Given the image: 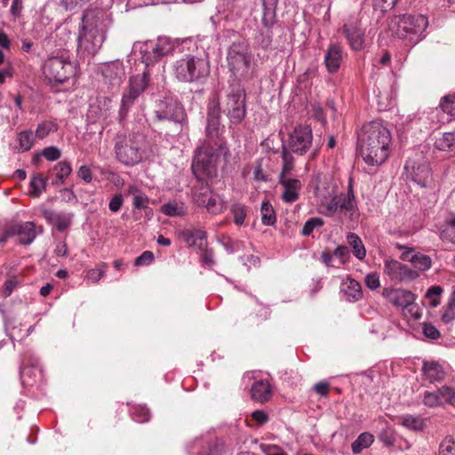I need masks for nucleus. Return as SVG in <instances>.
<instances>
[{"mask_svg":"<svg viewBox=\"0 0 455 455\" xmlns=\"http://www.w3.org/2000/svg\"><path fill=\"white\" fill-rule=\"evenodd\" d=\"M221 110L218 100H212L207 107L206 138L204 144L196 151L192 172L196 178V184L192 188L193 202L202 206L212 192L204 177L216 175L218 163L228 160L229 150L223 136L225 126L221 124Z\"/></svg>","mask_w":455,"mask_h":455,"instance_id":"obj_1","label":"nucleus"},{"mask_svg":"<svg viewBox=\"0 0 455 455\" xmlns=\"http://www.w3.org/2000/svg\"><path fill=\"white\" fill-rule=\"evenodd\" d=\"M391 133L381 123L372 121L363 125L358 134L360 154L371 166L380 165L389 156Z\"/></svg>","mask_w":455,"mask_h":455,"instance_id":"obj_2","label":"nucleus"},{"mask_svg":"<svg viewBox=\"0 0 455 455\" xmlns=\"http://www.w3.org/2000/svg\"><path fill=\"white\" fill-rule=\"evenodd\" d=\"M226 60L228 68L236 83L253 78L256 60L247 42L232 43L227 50Z\"/></svg>","mask_w":455,"mask_h":455,"instance_id":"obj_3","label":"nucleus"},{"mask_svg":"<svg viewBox=\"0 0 455 455\" xmlns=\"http://www.w3.org/2000/svg\"><path fill=\"white\" fill-rule=\"evenodd\" d=\"M428 26L427 17L421 14L395 16L389 23L392 36L415 44Z\"/></svg>","mask_w":455,"mask_h":455,"instance_id":"obj_4","label":"nucleus"},{"mask_svg":"<svg viewBox=\"0 0 455 455\" xmlns=\"http://www.w3.org/2000/svg\"><path fill=\"white\" fill-rule=\"evenodd\" d=\"M105 40L104 32L99 29L97 22L90 12L84 14L77 36V53L81 58L95 55Z\"/></svg>","mask_w":455,"mask_h":455,"instance_id":"obj_5","label":"nucleus"},{"mask_svg":"<svg viewBox=\"0 0 455 455\" xmlns=\"http://www.w3.org/2000/svg\"><path fill=\"white\" fill-rule=\"evenodd\" d=\"M174 76L182 83H199L210 74L207 58L187 54L172 65Z\"/></svg>","mask_w":455,"mask_h":455,"instance_id":"obj_6","label":"nucleus"},{"mask_svg":"<svg viewBox=\"0 0 455 455\" xmlns=\"http://www.w3.org/2000/svg\"><path fill=\"white\" fill-rule=\"evenodd\" d=\"M146 140L141 133L118 135L115 143L116 159L124 165H135L144 157Z\"/></svg>","mask_w":455,"mask_h":455,"instance_id":"obj_7","label":"nucleus"},{"mask_svg":"<svg viewBox=\"0 0 455 455\" xmlns=\"http://www.w3.org/2000/svg\"><path fill=\"white\" fill-rule=\"evenodd\" d=\"M76 73V65L70 60L69 52L60 50L48 57L44 64V74L50 83L63 84Z\"/></svg>","mask_w":455,"mask_h":455,"instance_id":"obj_8","label":"nucleus"},{"mask_svg":"<svg viewBox=\"0 0 455 455\" xmlns=\"http://www.w3.org/2000/svg\"><path fill=\"white\" fill-rule=\"evenodd\" d=\"M320 212L327 217L340 213L353 220L358 214V208L352 186H349L347 193H340L330 199L323 200L320 204Z\"/></svg>","mask_w":455,"mask_h":455,"instance_id":"obj_9","label":"nucleus"},{"mask_svg":"<svg viewBox=\"0 0 455 455\" xmlns=\"http://www.w3.org/2000/svg\"><path fill=\"white\" fill-rule=\"evenodd\" d=\"M246 94L239 83L230 85L227 94L224 112L229 119L230 127L242 123L246 116Z\"/></svg>","mask_w":455,"mask_h":455,"instance_id":"obj_10","label":"nucleus"},{"mask_svg":"<svg viewBox=\"0 0 455 455\" xmlns=\"http://www.w3.org/2000/svg\"><path fill=\"white\" fill-rule=\"evenodd\" d=\"M139 48L142 62L148 68L161 60V58L172 52L174 46L167 37H158L156 41L136 43L133 46Z\"/></svg>","mask_w":455,"mask_h":455,"instance_id":"obj_11","label":"nucleus"},{"mask_svg":"<svg viewBox=\"0 0 455 455\" xmlns=\"http://www.w3.org/2000/svg\"><path fill=\"white\" fill-rule=\"evenodd\" d=\"M155 114L159 121L170 120L175 124H182L186 119L182 105L172 98L156 101Z\"/></svg>","mask_w":455,"mask_h":455,"instance_id":"obj_12","label":"nucleus"},{"mask_svg":"<svg viewBox=\"0 0 455 455\" xmlns=\"http://www.w3.org/2000/svg\"><path fill=\"white\" fill-rule=\"evenodd\" d=\"M312 130L307 125H298L290 134L288 147L289 151L298 155H304L312 146Z\"/></svg>","mask_w":455,"mask_h":455,"instance_id":"obj_13","label":"nucleus"},{"mask_svg":"<svg viewBox=\"0 0 455 455\" xmlns=\"http://www.w3.org/2000/svg\"><path fill=\"white\" fill-rule=\"evenodd\" d=\"M422 403L428 408L444 407L446 404H455V389L443 386L434 391H425Z\"/></svg>","mask_w":455,"mask_h":455,"instance_id":"obj_14","label":"nucleus"},{"mask_svg":"<svg viewBox=\"0 0 455 455\" xmlns=\"http://www.w3.org/2000/svg\"><path fill=\"white\" fill-rule=\"evenodd\" d=\"M43 232V227H38L36 230V224L33 221L17 223L6 228L2 241H4L9 236L18 235L20 237V243L28 245L34 242L37 234H42Z\"/></svg>","mask_w":455,"mask_h":455,"instance_id":"obj_15","label":"nucleus"},{"mask_svg":"<svg viewBox=\"0 0 455 455\" xmlns=\"http://www.w3.org/2000/svg\"><path fill=\"white\" fill-rule=\"evenodd\" d=\"M103 81L111 89H118L126 77V72L123 61L116 60L104 63L100 67Z\"/></svg>","mask_w":455,"mask_h":455,"instance_id":"obj_16","label":"nucleus"},{"mask_svg":"<svg viewBox=\"0 0 455 455\" xmlns=\"http://www.w3.org/2000/svg\"><path fill=\"white\" fill-rule=\"evenodd\" d=\"M385 273L395 283L412 281L418 277L417 272L395 259L385 262Z\"/></svg>","mask_w":455,"mask_h":455,"instance_id":"obj_17","label":"nucleus"},{"mask_svg":"<svg viewBox=\"0 0 455 455\" xmlns=\"http://www.w3.org/2000/svg\"><path fill=\"white\" fill-rule=\"evenodd\" d=\"M382 294L391 304L401 308L410 307L415 301V295L403 289L385 288Z\"/></svg>","mask_w":455,"mask_h":455,"instance_id":"obj_18","label":"nucleus"},{"mask_svg":"<svg viewBox=\"0 0 455 455\" xmlns=\"http://www.w3.org/2000/svg\"><path fill=\"white\" fill-rule=\"evenodd\" d=\"M343 32L352 50L361 51L364 47V31L357 21H351L343 26Z\"/></svg>","mask_w":455,"mask_h":455,"instance_id":"obj_19","label":"nucleus"},{"mask_svg":"<svg viewBox=\"0 0 455 455\" xmlns=\"http://www.w3.org/2000/svg\"><path fill=\"white\" fill-rule=\"evenodd\" d=\"M404 169L407 172L408 179H411L421 187L427 186L431 176V171L427 163L415 165L414 163L407 161Z\"/></svg>","mask_w":455,"mask_h":455,"instance_id":"obj_20","label":"nucleus"},{"mask_svg":"<svg viewBox=\"0 0 455 455\" xmlns=\"http://www.w3.org/2000/svg\"><path fill=\"white\" fill-rule=\"evenodd\" d=\"M279 183L283 186L282 199L288 204H292L299 199L301 189V182L298 179L290 177H279Z\"/></svg>","mask_w":455,"mask_h":455,"instance_id":"obj_21","label":"nucleus"},{"mask_svg":"<svg viewBox=\"0 0 455 455\" xmlns=\"http://www.w3.org/2000/svg\"><path fill=\"white\" fill-rule=\"evenodd\" d=\"M342 59V47L337 44H331L324 54V64L327 71L331 74L337 73L341 66Z\"/></svg>","mask_w":455,"mask_h":455,"instance_id":"obj_22","label":"nucleus"},{"mask_svg":"<svg viewBox=\"0 0 455 455\" xmlns=\"http://www.w3.org/2000/svg\"><path fill=\"white\" fill-rule=\"evenodd\" d=\"M272 395L273 390L268 380H257L251 387V397L255 402L265 403L271 399Z\"/></svg>","mask_w":455,"mask_h":455,"instance_id":"obj_23","label":"nucleus"},{"mask_svg":"<svg viewBox=\"0 0 455 455\" xmlns=\"http://www.w3.org/2000/svg\"><path fill=\"white\" fill-rule=\"evenodd\" d=\"M424 376L430 383L440 382L445 377L443 366L434 361L424 362L422 366Z\"/></svg>","mask_w":455,"mask_h":455,"instance_id":"obj_24","label":"nucleus"},{"mask_svg":"<svg viewBox=\"0 0 455 455\" xmlns=\"http://www.w3.org/2000/svg\"><path fill=\"white\" fill-rule=\"evenodd\" d=\"M279 0H261L263 14L261 24L267 27L274 26L276 20V8Z\"/></svg>","mask_w":455,"mask_h":455,"instance_id":"obj_25","label":"nucleus"},{"mask_svg":"<svg viewBox=\"0 0 455 455\" xmlns=\"http://www.w3.org/2000/svg\"><path fill=\"white\" fill-rule=\"evenodd\" d=\"M342 291L349 301H357L363 297L361 284L352 278L342 282Z\"/></svg>","mask_w":455,"mask_h":455,"instance_id":"obj_26","label":"nucleus"},{"mask_svg":"<svg viewBox=\"0 0 455 455\" xmlns=\"http://www.w3.org/2000/svg\"><path fill=\"white\" fill-rule=\"evenodd\" d=\"M149 77L150 73L148 69L143 71L141 74L131 76L128 89L141 95L148 85Z\"/></svg>","mask_w":455,"mask_h":455,"instance_id":"obj_27","label":"nucleus"},{"mask_svg":"<svg viewBox=\"0 0 455 455\" xmlns=\"http://www.w3.org/2000/svg\"><path fill=\"white\" fill-rule=\"evenodd\" d=\"M185 242L190 246H197L200 250L206 247V232L203 229L186 230L183 232Z\"/></svg>","mask_w":455,"mask_h":455,"instance_id":"obj_28","label":"nucleus"},{"mask_svg":"<svg viewBox=\"0 0 455 455\" xmlns=\"http://www.w3.org/2000/svg\"><path fill=\"white\" fill-rule=\"evenodd\" d=\"M113 108L112 100L108 97L98 98L97 103L91 106V113L94 112L98 118L107 119Z\"/></svg>","mask_w":455,"mask_h":455,"instance_id":"obj_29","label":"nucleus"},{"mask_svg":"<svg viewBox=\"0 0 455 455\" xmlns=\"http://www.w3.org/2000/svg\"><path fill=\"white\" fill-rule=\"evenodd\" d=\"M140 94L127 89L122 97L121 106L119 108V120L123 121L128 115L131 108L134 105L135 100Z\"/></svg>","mask_w":455,"mask_h":455,"instance_id":"obj_30","label":"nucleus"},{"mask_svg":"<svg viewBox=\"0 0 455 455\" xmlns=\"http://www.w3.org/2000/svg\"><path fill=\"white\" fill-rule=\"evenodd\" d=\"M440 238L443 242L455 244V215L451 214L446 218L440 230Z\"/></svg>","mask_w":455,"mask_h":455,"instance_id":"obj_31","label":"nucleus"},{"mask_svg":"<svg viewBox=\"0 0 455 455\" xmlns=\"http://www.w3.org/2000/svg\"><path fill=\"white\" fill-rule=\"evenodd\" d=\"M347 241L352 247L355 257L359 260L364 259L366 257V249L360 236L355 233H348Z\"/></svg>","mask_w":455,"mask_h":455,"instance_id":"obj_32","label":"nucleus"},{"mask_svg":"<svg viewBox=\"0 0 455 455\" xmlns=\"http://www.w3.org/2000/svg\"><path fill=\"white\" fill-rule=\"evenodd\" d=\"M202 206L205 207L207 212L213 215L220 214L226 209V204L223 199L213 193Z\"/></svg>","mask_w":455,"mask_h":455,"instance_id":"obj_33","label":"nucleus"},{"mask_svg":"<svg viewBox=\"0 0 455 455\" xmlns=\"http://www.w3.org/2000/svg\"><path fill=\"white\" fill-rule=\"evenodd\" d=\"M374 442V436L369 432H363L352 443V451L360 453L363 449L370 447Z\"/></svg>","mask_w":455,"mask_h":455,"instance_id":"obj_34","label":"nucleus"},{"mask_svg":"<svg viewBox=\"0 0 455 455\" xmlns=\"http://www.w3.org/2000/svg\"><path fill=\"white\" fill-rule=\"evenodd\" d=\"M161 212L169 217H180L186 214L187 209L183 203L169 202L162 205Z\"/></svg>","mask_w":455,"mask_h":455,"instance_id":"obj_35","label":"nucleus"},{"mask_svg":"<svg viewBox=\"0 0 455 455\" xmlns=\"http://www.w3.org/2000/svg\"><path fill=\"white\" fill-rule=\"evenodd\" d=\"M260 214L263 225L274 226L276 222L275 212L272 204L267 200L262 202Z\"/></svg>","mask_w":455,"mask_h":455,"instance_id":"obj_36","label":"nucleus"},{"mask_svg":"<svg viewBox=\"0 0 455 455\" xmlns=\"http://www.w3.org/2000/svg\"><path fill=\"white\" fill-rule=\"evenodd\" d=\"M57 124L50 120H44L37 124L35 132V136L39 140H43L46 138L49 134L57 132Z\"/></svg>","mask_w":455,"mask_h":455,"instance_id":"obj_37","label":"nucleus"},{"mask_svg":"<svg viewBox=\"0 0 455 455\" xmlns=\"http://www.w3.org/2000/svg\"><path fill=\"white\" fill-rule=\"evenodd\" d=\"M54 170L56 172L57 180L53 182L55 185L63 184L66 179L70 175L72 172V167L70 163L68 161L59 162L55 166Z\"/></svg>","mask_w":455,"mask_h":455,"instance_id":"obj_38","label":"nucleus"},{"mask_svg":"<svg viewBox=\"0 0 455 455\" xmlns=\"http://www.w3.org/2000/svg\"><path fill=\"white\" fill-rule=\"evenodd\" d=\"M291 151H289L285 145H283L282 159L283 167L279 177H288L287 175L293 170L294 159L291 155Z\"/></svg>","mask_w":455,"mask_h":455,"instance_id":"obj_39","label":"nucleus"},{"mask_svg":"<svg viewBox=\"0 0 455 455\" xmlns=\"http://www.w3.org/2000/svg\"><path fill=\"white\" fill-rule=\"evenodd\" d=\"M272 28L273 26L267 27L266 25H262V28L259 29V32L256 36L257 44L263 49H268L272 44Z\"/></svg>","mask_w":455,"mask_h":455,"instance_id":"obj_40","label":"nucleus"},{"mask_svg":"<svg viewBox=\"0 0 455 455\" xmlns=\"http://www.w3.org/2000/svg\"><path fill=\"white\" fill-rule=\"evenodd\" d=\"M410 262L420 271H427L432 267L431 258L420 252L413 254L410 259Z\"/></svg>","mask_w":455,"mask_h":455,"instance_id":"obj_41","label":"nucleus"},{"mask_svg":"<svg viewBox=\"0 0 455 455\" xmlns=\"http://www.w3.org/2000/svg\"><path fill=\"white\" fill-rule=\"evenodd\" d=\"M17 140L19 141L20 150L21 151H28L34 145V136L30 130L20 132L17 136Z\"/></svg>","mask_w":455,"mask_h":455,"instance_id":"obj_42","label":"nucleus"},{"mask_svg":"<svg viewBox=\"0 0 455 455\" xmlns=\"http://www.w3.org/2000/svg\"><path fill=\"white\" fill-rule=\"evenodd\" d=\"M440 107L443 112L455 118V92L442 98Z\"/></svg>","mask_w":455,"mask_h":455,"instance_id":"obj_43","label":"nucleus"},{"mask_svg":"<svg viewBox=\"0 0 455 455\" xmlns=\"http://www.w3.org/2000/svg\"><path fill=\"white\" fill-rule=\"evenodd\" d=\"M30 187L32 196L38 197L46 188V180L41 174L34 176L30 180Z\"/></svg>","mask_w":455,"mask_h":455,"instance_id":"obj_44","label":"nucleus"},{"mask_svg":"<svg viewBox=\"0 0 455 455\" xmlns=\"http://www.w3.org/2000/svg\"><path fill=\"white\" fill-rule=\"evenodd\" d=\"M403 426L411 430H422L424 427V420L420 417L406 415L403 418Z\"/></svg>","mask_w":455,"mask_h":455,"instance_id":"obj_45","label":"nucleus"},{"mask_svg":"<svg viewBox=\"0 0 455 455\" xmlns=\"http://www.w3.org/2000/svg\"><path fill=\"white\" fill-rule=\"evenodd\" d=\"M437 148L440 150L450 149L455 146V130L449 132H444L443 137L436 142Z\"/></svg>","mask_w":455,"mask_h":455,"instance_id":"obj_46","label":"nucleus"},{"mask_svg":"<svg viewBox=\"0 0 455 455\" xmlns=\"http://www.w3.org/2000/svg\"><path fill=\"white\" fill-rule=\"evenodd\" d=\"M443 291V288L437 285L431 286L427 290L426 298L429 300V304L432 307H436L440 304V297Z\"/></svg>","mask_w":455,"mask_h":455,"instance_id":"obj_47","label":"nucleus"},{"mask_svg":"<svg viewBox=\"0 0 455 455\" xmlns=\"http://www.w3.org/2000/svg\"><path fill=\"white\" fill-rule=\"evenodd\" d=\"M323 224H324V221L321 218H318V217L310 218L304 224L301 234L305 236H308L313 233V231L315 228L322 227Z\"/></svg>","mask_w":455,"mask_h":455,"instance_id":"obj_48","label":"nucleus"},{"mask_svg":"<svg viewBox=\"0 0 455 455\" xmlns=\"http://www.w3.org/2000/svg\"><path fill=\"white\" fill-rule=\"evenodd\" d=\"M231 213L235 225L241 226L243 224L246 218V212L245 207L243 204H235L232 205Z\"/></svg>","mask_w":455,"mask_h":455,"instance_id":"obj_49","label":"nucleus"},{"mask_svg":"<svg viewBox=\"0 0 455 455\" xmlns=\"http://www.w3.org/2000/svg\"><path fill=\"white\" fill-rule=\"evenodd\" d=\"M439 455H455V441L451 436L445 437L439 445Z\"/></svg>","mask_w":455,"mask_h":455,"instance_id":"obj_50","label":"nucleus"},{"mask_svg":"<svg viewBox=\"0 0 455 455\" xmlns=\"http://www.w3.org/2000/svg\"><path fill=\"white\" fill-rule=\"evenodd\" d=\"M132 416L135 421L139 423H144L148 421L150 418V412L147 407L140 405L132 409Z\"/></svg>","mask_w":455,"mask_h":455,"instance_id":"obj_51","label":"nucleus"},{"mask_svg":"<svg viewBox=\"0 0 455 455\" xmlns=\"http://www.w3.org/2000/svg\"><path fill=\"white\" fill-rule=\"evenodd\" d=\"M73 216L72 213H59L54 226L60 232L66 230L70 227Z\"/></svg>","mask_w":455,"mask_h":455,"instance_id":"obj_52","label":"nucleus"},{"mask_svg":"<svg viewBox=\"0 0 455 455\" xmlns=\"http://www.w3.org/2000/svg\"><path fill=\"white\" fill-rule=\"evenodd\" d=\"M41 155L48 161H55L61 156V152L57 147L51 146L44 148Z\"/></svg>","mask_w":455,"mask_h":455,"instance_id":"obj_53","label":"nucleus"},{"mask_svg":"<svg viewBox=\"0 0 455 455\" xmlns=\"http://www.w3.org/2000/svg\"><path fill=\"white\" fill-rule=\"evenodd\" d=\"M19 284H20V281L18 280V278L16 276H12V277L9 278L8 280H6L5 283H4V287H3V291H2L3 296L4 298L9 297Z\"/></svg>","mask_w":455,"mask_h":455,"instance_id":"obj_54","label":"nucleus"},{"mask_svg":"<svg viewBox=\"0 0 455 455\" xmlns=\"http://www.w3.org/2000/svg\"><path fill=\"white\" fill-rule=\"evenodd\" d=\"M442 321L449 323L455 319V306L450 302L443 308Z\"/></svg>","mask_w":455,"mask_h":455,"instance_id":"obj_55","label":"nucleus"},{"mask_svg":"<svg viewBox=\"0 0 455 455\" xmlns=\"http://www.w3.org/2000/svg\"><path fill=\"white\" fill-rule=\"evenodd\" d=\"M423 333L431 339H437L441 336L439 330L430 323H423Z\"/></svg>","mask_w":455,"mask_h":455,"instance_id":"obj_56","label":"nucleus"},{"mask_svg":"<svg viewBox=\"0 0 455 455\" xmlns=\"http://www.w3.org/2000/svg\"><path fill=\"white\" fill-rule=\"evenodd\" d=\"M379 439L386 446L388 447L393 446L395 442L394 432L390 428L383 429L379 434Z\"/></svg>","mask_w":455,"mask_h":455,"instance_id":"obj_57","label":"nucleus"},{"mask_svg":"<svg viewBox=\"0 0 455 455\" xmlns=\"http://www.w3.org/2000/svg\"><path fill=\"white\" fill-rule=\"evenodd\" d=\"M334 256L339 259L341 263H346L350 259V251L345 245L338 246L333 252Z\"/></svg>","mask_w":455,"mask_h":455,"instance_id":"obj_58","label":"nucleus"},{"mask_svg":"<svg viewBox=\"0 0 455 455\" xmlns=\"http://www.w3.org/2000/svg\"><path fill=\"white\" fill-rule=\"evenodd\" d=\"M154 254L152 251H145L139 257L136 258L134 264L135 266H146L149 265L154 261Z\"/></svg>","mask_w":455,"mask_h":455,"instance_id":"obj_59","label":"nucleus"},{"mask_svg":"<svg viewBox=\"0 0 455 455\" xmlns=\"http://www.w3.org/2000/svg\"><path fill=\"white\" fill-rule=\"evenodd\" d=\"M104 275V270L99 268H92L87 271L85 280L93 283H97Z\"/></svg>","mask_w":455,"mask_h":455,"instance_id":"obj_60","label":"nucleus"},{"mask_svg":"<svg viewBox=\"0 0 455 455\" xmlns=\"http://www.w3.org/2000/svg\"><path fill=\"white\" fill-rule=\"evenodd\" d=\"M365 285L371 290H376L380 286L379 277L377 273H370L365 276Z\"/></svg>","mask_w":455,"mask_h":455,"instance_id":"obj_61","label":"nucleus"},{"mask_svg":"<svg viewBox=\"0 0 455 455\" xmlns=\"http://www.w3.org/2000/svg\"><path fill=\"white\" fill-rule=\"evenodd\" d=\"M77 176L86 183L92 180V173L89 166L82 165L77 171Z\"/></svg>","mask_w":455,"mask_h":455,"instance_id":"obj_62","label":"nucleus"},{"mask_svg":"<svg viewBox=\"0 0 455 455\" xmlns=\"http://www.w3.org/2000/svg\"><path fill=\"white\" fill-rule=\"evenodd\" d=\"M123 203V196L121 194H116L111 198L108 208L111 212H116L121 209Z\"/></svg>","mask_w":455,"mask_h":455,"instance_id":"obj_63","label":"nucleus"},{"mask_svg":"<svg viewBox=\"0 0 455 455\" xmlns=\"http://www.w3.org/2000/svg\"><path fill=\"white\" fill-rule=\"evenodd\" d=\"M260 449L266 455H286L279 447L275 445L262 444L260 445Z\"/></svg>","mask_w":455,"mask_h":455,"instance_id":"obj_64","label":"nucleus"}]
</instances>
